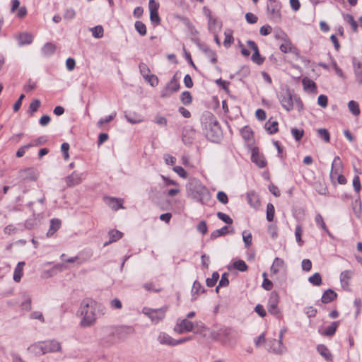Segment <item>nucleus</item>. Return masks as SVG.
I'll return each mask as SVG.
<instances>
[{
  "label": "nucleus",
  "mask_w": 362,
  "mask_h": 362,
  "mask_svg": "<svg viewBox=\"0 0 362 362\" xmlns=\"http://www.w3.org/2000/svg\"><path fill=\"white\" fill-rule=\"evenodd\" d=\"M353 272L351 270H346L340 274V281L344 288H347L349 286V280L351 279Z\"/></svg>",
  "instance_id": "nucleus-18"
},
{
  "label": "nucleus",
  "mask_w": 362,
  "mask_h": 362,
  "mask_svg": "<svg viewBox=\"0 0 362 362\" xmlns=\"http://www.w3.org/2000/svg\"><path fill=\"white\" fill-rule=\"evenodd\" d=\"M33 37L31 34L23 33L18 36V43L20 45H29L33 42Z\"/></svg>",
  "instance_id": "nucleus-31"
},
{
  "label": "nucleus",
  "mask_w": 362,
  "mask_h": 362,
  "mask_svg": "<svg viewBox=\"0 0 362 362\" xmlns=\"http://www.w3.org/2000/svg\"><path fill=\"white\" fill-rule=\"evenodd\" d=\"M279 49L284 53H288V52H292V53H295V54L297 53L296 48L293 46V45L290 40H286V39L284 40V42L280 45Z\"/></svg>",
  "instance_id": "nucleus-27"
},
{
  "label": "nucleus",
  "mask_w": 362,
  "mask_h": 362,
  "mask_svg": "<svg viewBox=\"0 0 362 362\" xmlns=\"http://www.w3.org/2000/svg\"><path fill=\"white\" fill-rule=\"evenodd\" d=\"M278 99L282 107L287 112H290L296 105L298 112H300L303 108V105L300 97L293 94L289 88H283L281 90L278 95Z\"/></svg>",
  "instance_id": "nucleus-3"
},
{
  "label": "nucleus",
  "mask_w": 362,
  "mask_h": 362,
  "mask_svg": "<svg viewBox=\"0 0 362 362\" xmlns=\"http://www.w3.org/2000/svg\"><path fill=\"white\" fill-rule=\"evenodd\" d=\"M291 134L295 139L296 141H299L304 135V131L303 129H300L297 128H292L291 130Z\"/></svg>",
  "instance_id": "nucleus-51"
},
{
  "label": "nucleus",
  "mask_w": 362,
  "mask_h": 362,
  "mask_svg": "<svg viewBox=\"0 0 362 362\" xmlns=\"http://www.w3.org/2000/svg\"><path fill=\"white\" fill-rule=\"evenodd\" d=\"M92 35L95 38H101L103 36L104 30L101 25H97L90 28Z\"/></svg>",
  "instance_id": "nucleus-45"
},
{
  "label": "nucleus",
  "mask_w": 362,
  "mask_h": 362,
  "mask_svg": "<svg viewBox=\"0 0 362 362\" xmlns=\"http://www.w3.org/2000/svg\"><path fill=\"white\" fill-rule=\"evenodd\" d=\"M228 274L223 273L221 276V279L219 281L218 285L216 288V292H218V289L220 287H226L229 284V280L228 279Z\"/></svg>",
  "instance_id": "nucleus-52"
},
{
  "label": "nucleus",
  "mask_w": 362,
  "mask_h": 362,
  "mask_svg": "<svg viewBox=\"0 0 362 362\" xmlns=\"http://www.w3.org/2000/svg\"><path fill=\"white\" fill-rule=\"evenodd\" d=\"M225 39L223 41V45L228 48L233 43L234 38L233 37V31L230 29H227L224 32Z\"/></svg>",
  "instance_id": "nucleus-35"
},
{
  "label": "nucleus",
  "mask_w": 362,
  "mask_h": 362,
  "mask_svg": "<svg viewBox=\"0 0 362 362\" xmlns=\"http://www.w3.org/2000/svg\"><path fill=\"white\" fill-rule=\"evenodd\" d=\"M241 134L246 141H250L253 136V132L248 127H245L241 130Z\"/></svg>",
  "instance_id": "nucleus-47"
},
{
  "label": "nucleus",
  "mask_w": 362,
  "mask_h": 362,
  "mask_svg": "<svg viewBox=\"0 0 362 362\" xmlns=\"http://www.w3.org/2000/svg\"><path fill=\"white\" fill-rule=\"evenodd\" d=\"M194 329V324L187 319L178 320L175 327L174 331L178 334H183L192 331Z\"/></svg>",
  "instance_id": "nucleus-9"
},
{
  "label": "nucleus",
  "mask_w": 362,
  "mask_h": 362,
  "mask_svg": "<svg viewBox=\"0 0 362 362\" xmlns=\"http://www.w3.org/2000/svg\"><path fill=\"white\" fill-rule=\"evenodd\" d=\"M318 136L322 139L325 142H329L330 140V135L327 129H317Z\"/></svg>",
  "instance_id": "nucleus-53"
},
{
  "label": "nucleus",
  "mask_w": 362,
  "mask_h": 362,
  "mask_svg": "<svg viewBox=\"0 0 362 362\" xmlns=\"http://www.w3.org/2000/svg\"><path fill=\"white\" fill-rule=\"evenodd\" d=\"M115 116L116 112H115L113 115L106 117L105 118H101L97 123L98 127L99 128H102L104 124L111 122Z\"/></svg>",
  "instance_id": "nucleus-57"
},
{
  "label": "nucleus",
  "mask_w": 362,
  "mask_h": 362,
  "mask_svg": "<svg viewBox=\"0 0 362 362\" xmlns=\"http://www.w3.org/2000/svg\"><path fill=\"white\" fill-rule=\"evenodd\" d=\"M328 98L325 95H319L317 98V104L322 107H326L327 106Z\"/></svg>",
  "instance_id": "nucleus-63"
},
{
  "label": "nucleus",
  "mask_w": 362,
  "mask_h": 362,
  "mask_svg": "<svg viewBox=\"0 0 362 362\" xmlns=\"http://www.w3.org/2000/svg\"><path fill=\"white\" fill-rule=\"evenodd\" d=\"M354 71L356 81L359 83H362V62H358L354 64Z\"/></svg>",
  "instance_id": "nucleus-37"
},
{
  "label": "nucleus",
  "mask_w": 362,
  "mask_h": 362,
  "mask_svg": "<svg viewBox=\"0 0 362 362\" xmlns=\"http://www.w3.org/2000/svg\"><path fill=\"white\" fill-rule=\"evenodd\" d=\"M139 68L140 73L144 76V78L145 76H148V75L150 74V69H149L148 66L145 63H143V62L140 63Z\"/></svg>",
  "instance_id": "nucleus-59"
},
{
  "label": "nucleus",
  "mask_w": 362,
  "mask_h": 362,
  "mask_svg": "<svg viewBox=\"0 0 362 362\" xmlns=\"http://www.w3.org/2000/svg\"><path fill=\"white\" fill-rule=\"evenodd\" d=\"M144 78L152 86H156L158 84V78L153 74H148V76H145Z\"/></svg>",
  "instance_id": "nucleus-60"
},
{
  "label": "nucleus",
  "mask_w": 362,
  "mask_h": 362,
  "mask_svg": "<svg viewBox=\"0 0 362 362\" xmlns=\"http://www.w3.org/2000/svg\"><path fill=\"white\" fill-rule=\"evenodd\" d=\"M279 302V296L278 293L276 291H272L268 300V311L270 314L275 316L280 315V310L278 308Z\"/></svg>",
  "instance_id": "nucleus-7"
},
{
  "label": "nucleus",
  "mask_w": 362,
  "mask_h": 362,
  "mask_svg": "<svg viewBox=\"0 0 362 362\" xmlns=\"http://www.w3.org/2000/svg\"><path fill=\"white\" fill-rule=\"evenodd\" d=\"M135 329L133 326L123 325L115 327L113 334L119 339H125L133 335Z\"/></svg>",
  "instance_id": "nucleus-8"
},
{
  "label": "nucleus",
  "mask_w": 362,
  "mask_h": 362,
  "mask_svg": "<svg viewBox=\"0 0 362 362\" xmlns=\"http://www.w3.org/2000/svg\"><path fill=\"white\" fill-rule=\"evenodd\" d=\"M228 233V226H223L220 229L216 230L211 233V239L214 240L220 236L226 235Z\"/></svg>",
  "instance_id": "nucleus-36"
},
{
  "label": "nucleus",
  "mask_w": 362,
  "mask_h": 362,
  "mask_svg": "<svg viewBox=\"0 0 362 362\" xmlns=\"http://www.w3.org/2000/svg\"><path fill=\"white\" fill-rule=\"evenodd\" d=\"M219 278V274L217 272H214L212 274L211 278H208L206 280V284L208 287H213L216 284Z\"/></svg>",
  "instance_id": "nucleus-46"
},
{
  "label": "nucleus",
  "mask_w": 362,
  "mask_h": 362,
  "mask_svg": "<svg viewBox=\"0 0 362 362\" xmlns=\"http://www.w3.org/2000/svg\"><path fill=\"white\" fill-rule=\"evenodd\" d=\"M105 313V308L91 298L83 299L78 310V315L81 317L80 326L90 327L93 326L100 315Z\"/></svg>",
  "instance_id": "nucleus-1"
},
{
  "label": "nucleus",
  "mask_w": 362,
  "mask_h": 362,
  "mask_svg": "<svg viewBox=\"0 0 362 362\" xmlns=\"http://www.w3.org/2000/svg\"><path fill=\"white\" fill-rule=\"evenodd\" d=\"M42 342L44 348L45 354L50 352H56L61 351V345L57 341L49 340Z\"/></svg>",
  "instance_id": "nucleus-14"
},
{
  "label": "nucleus",
  "mask_w": 362,
  "mask_h": 362,
  "mask_svg": "<svg viewBox=\"0 0 362 362\" xmlns=\"http://www.w3.org/2000/svg\"><path fill=\"white\" fill-rule=\"evenodd\" d=\"M302 228L300 226L298 225L296 227L295 230V235L296 238V241L298 243L299 245L301 246L303 243V240H301V235H302Z\"/></svg>",
  "instance_id": "nucleus-61"
},
{
  "label": "nucleus",
  "mask_w": 362,
  "mask_h": 362,
  "mask_svg": "<svg viewBox=\"0 0 362 362\" xmlns=\"http://www.w3.org/2000/svg\"><path fill=\"white\" fill-rule=\"evenodd\" d=\"M315 221L316 224L319 227H320L324 231H325L328 234L329 236L332 237V234L329 232V230H328V228L323 220V218L320 214H317L315 216Z\"/></svg>",
  "instance_id": "nucleus-34"
},
{
  "label": "nucleus",
  "mask_w": 362,
  "mask_h": 362,
  "mask_svg": "<svg viewBox=\"0 0 362 362\" xmlns=\"http://www.w3.org/2000/svg\"><path fill=\"white\" fill-rule=\"evenodd\" d=\"M127 120L132 124L139 123L142 121V119L136 114L125 115Z\"/></svg>",
  "instance_id": "nucleus-55"
},
{
  "label": "nucleus",
  "mask_w": 362,
  "mask_h": 362,
  "mask_svg": "<svg viewBox=\"0 0 362 362\" xmlns=\"http://www.w3.org/2000/svg\"><path fill=\"white\" fill-rule=\"evenodd\" d=\"M82 173L73 172L70 175L66 177V183L68 187H73L80 184L82 181Z\"/></svg>",
  "instance_id": "nucleus-16"
},
{
  "label": "nucleus",
  "mask_w": 362,
  "mask_h": 362,
  "mask_svg": "<svg viewBox=\"0 0 362 362\" xmlns=\"http://www.w3.org/2000/svg\"><path fill=\"white\" fill-rule=\"evenodd\" d=\"M202 289V285L198 281H195L192 288V300H196L197 297L195 295H198Z\"/></svg>",
  "instance_id": "nucleus-56"
},
{
  "label": "nucleus",
  "mask_w": 362,
  "mask_h": 362,
  "mask_svg": "<svg viewBox=\"0 0 362 362\" xmlns=\"http://www.w3.org/2000/svg\"><path fill=\"white\" fill-rule=\"evenodd\" d=\"M317 351L326 361H332V354L325 345L319 344L317 346Z\"/></svg>",
  "instance_id": "nucleus-20"
},
{
  "label": "nucleus",
  "mask_w": 362,
  "mask_h": 362,
  "mask_svg": "<svg viewBox=\"0 0 362 362\" xmlns=\"http://www.w3.org/2000/svg\"><path fill=\"white\" fill-rule=\"evenodd\" d=\"M201 120L206 138L211 141L218 142L221 139L222 132L215 115L210 112H206L202 115Z\"/></svg>",
  "instance_id": "nucleus-2"
},
{
  "label": "nucleus",
  "mask_w": 362,
  "mask_h": 362,
  "mask_svg": "<svg viewBox=\"0 0 362 362\" xmlns=\"http://www.w3.org/2000/svg\"><path fill=\"white\" fill-rule=\"evenodd\" d=\"M180 83L177 80L176 76H174L172 79L170 81V82L167 84L166 88L168 90H169L171 93L177 92L180 89Z\"/></svg>",
  "instance_id": "nucleus-33"
},
{
  "label": "nucleus",
  "mask_w": 362,
  "mask_h": 362,
  "mask_svg": "<svg viewBox=\"0 0 362 362\" xmlns=\"http://www.w3.org/2000/svg\"><path fill=\"white\" fill-rule=\"evenodd\" d=\"M339 326V322H332V324L325 328L323 332H320V334L323 336L331 337L334 334L336 330Z\"/></svg>",
  "instance_id": "nucleus-29"
},
{
  "label": "nucleus",
  "mask_w": 362,
  "mask_h": 362,
  "mask_svg": "<svg viewBox=\"0 0 362 362\" xmlns=\"http://www.w3.org/2000/svg\"><path fill=\"white\" fill-rule=\"evenodd\" d=\"M302 82L304 86V89L310 91H314L316 89V84L313 80L308 78H304Z\"/></svg>",
  "instance_id": "nucleus-40"
},
{
  "label": "nucleus",
  "mask_w": 362,
  "mask_h": 362,
  "mask_svg": "<svg viewBox=\"0 0 362 362\" xmlns=\"http://www.w3.org/2000/svg\"><path fill=\"white\" fill-rule=\"evenodd\" d=\"M158 341L161 344L175 346L174 339L165 332H161L158 337Z\"/></svg>",
  "instance_id": "nucleus-24"
},
{
  "label": "nucleus",
  "mask_w": 362,
  "mask_h": 362,
  "mask_svg": "<svg viewBox=\"0 0 362 362\" xmlns=\"http://www.w3.org/2000/svg\"><path fill=\"white\" fill-rule=\"evenodd\" d=\"M166 308H161L159 309H152L149 308H144L142 313L148 316L152 322L157 324L165 316Z\"/></svg>",
  "instance_id": "nucleus-5"
},
{
  "label": "nucleus",
  "mask_w": 362,
  "mask_h": 362,
  "mask_svg": "<svg viewBox=\"0 0 362 362\" xmlns=\"http://www.w3.org/2000/svg\"><path fill=\"white\" fill-rule=\"evenodd\" d=\"M105 203L108 205L110 208L115 211H117L119 209H124V206L122 205L123 200L121 199H117L115 197H106Z\"/></svg>",
  "instance_id": "nucleus-17"
},
{
  "label": "nucleus",
  "mask_w": 362,
  "mask_h": 362,
  "mask_svg": "<svg viewBox=\"0 0 362 362\" xmlns=\"http://www.w3.org/2000/svg\"><path fill=\"white\" fill-rule=\"evenodd\" d=\"M61 226V221L57 218H53L50 221L49 228L47 233V236L50 237L57 231Z\"/></svg>",
  "instance_id": "nucleus-25"
},
{
  "label": "nucleus",
  "mask_w": 362,
  "mask_h": 362,
  "mask_svg": "<svg viewBox=\"0 0 362 362\" xmlns=\"http://www.w3.org/2000/svg\"><path fill=\"white\" fill-rule=\"evenodd\" d=\"M265 129L270 134H275L278 132V122L276 121L272 122L269 119L264 124Z\"/></svg>",
  "instance_id": "nucleus-32"
},
{
  "label": "nucleus",
  "mask_w": 362,
  "mask_h": 362,
  "mask_svg": "<svg viewBox=\"0 0 362 362\" xmlns=\"http://www.w3.org/2000/svg\"><path fill=\"white\" fill-rule=\"evenodd\" d=\"M352 207L355 215L359 218L361 214V202L359 197L353 202Z\"/></svg>",
  "instance_id": "nucleus-42"
},
{
  "label": "nucleus",
  "mask_w": 362,
  "mask_h": 362,
  "mask_svg": "<svg viewBox=\"0 0 362 362\" xmlns=\"http://www.w3.org/2000/svg\"><path fill=\"white\" fill-rule=\"evenodd\" d=\"M217 199L222 204H227L228 202V198L227 194L222 191H220L217 193Z\"/></svg>",
  "instance_id": "nucleus-62"
},
{
  "label": "nucleus",
  "mask_w": 362,
  "mask_h": 362,
  "mask_svg": "<svg viewBox=\"0 0 362 362\" xmlns=\"http://www.w3.org/2000/svg\"><path fill=\"white\" fill-rule=\"evenodd\" d=\"M203 52L205 53L206 56L210 59L211 62L213 64L216 63L217 62V54L216 53L212 50L208 46H204L202 48Z\"/></svg>",
  "instance_id": "nucleus-30"
},
{
  "label": "nucleus",
  "mask_w": 362,
  "mask_h": 362,
  "mask_svg": "<svg viewBox=\"0 0 362 362\" xmlns=\"http://www.w3.org/2000/svg\"><path fill=\"white\" fill-rule=\"evenodd\" d=\"M28 350L35 354V355H43L45 354L44 352V348L42 345V342L40 341L33 344H31L28 348Z\"/></svg>",
  "instance_id": "nucleus-26"
},
{
  "label": "nucleus",
  "mask_w": 362,
  "mask_h": 362,
  "mask_svg": "<svg viewBox=\"0 0 362 362\" xmlns=\"http://www.w3.org/2000/svg\"><path fill=\"white\" fill-rule=\"evenodd\" d=\"M40 106V101L38 99H34L32 103L30 104L28 112L30 115H33L34 112H35L37 109Z\"/></svg>",
  "instance_id": "nucleus-54"
},
{
  "label": "nucleus",
  "mask_w": 362,
  "mask_h": 362,
  "mask_svg": "<svg viewBox=\"0 0 362 362\" xmlns=\"http://www.w3.org/2000/svg\"><path fill=\"white\" fill-rule=\"evenodd\" d=\"M25 264V262H19L13 272V280L16 282H20L23 275V267Z\"/></svg>",
  "instance_id": "nucleus-23"
},
{
  "label": "nucleus",
  "mask_w": 362,
  "mask_h": 362,
  "mask_svg": "<svg viewBox=\"0 0 362 362\" xmlns=\"http://www.w3.org/2000/svg\"><path fill=\"white\" fill-rule=\"evenodd\" d=\"M56 49V47L51 42L46 43L42 49L43 54L49 56L52 54Z\"/></svg>",
  "instance_id": "nucleus-39"
},
{
  "label": "nucleus",
  "mask_w": 362,
  "mask_h": 362,
  "mask_svg": "<svg viewBox=\"0 0 362 362\" xmlns=\"http://www.w3.org/2000/svg\"><path fill=\"white\" fill-rule=\"evenodd\" d=\"M344 19L346 23H348L351 25L352 30L354 32H356L358 30V23L354 20V17L351 15L346 14L344 16Z\"/></svg>",
  "instance_id": "nucleus-41"
},
{
  "label": "nucleus",
  "mask_w": 362,
  "mask_h": 362,
  "mask_svg": "<svg viewBox=\"0 0 362 362\" xmlns=\"http://www.w3.org/2000/svg\"><path fill=\"white\" fill-rule=\"evenodd\" d=\"M274 206L272 204L269 203L267 206V219L268 221H272L274 217Z\"/></svg>",
  "instance_id": "nucleus-49"
},
{
  "label": "nucleus",
  "mask_w": 362,
  "mask_h": 362,
  "mask_svg": "<svg viewBox=\"0 0 362 362\" xmlns=\"http://www.w3.org/2000/svg\"><path fill=\"white\" fill-rule=\"evenodd\" d=\"M247 199L248 204L253 208H257L259 206V200L258 194L254 192L250 191L247 193Z\"/></svg>",
  "instance_id": "nucleus-19"
},
{
  "label": "nucleus",
  "mask_w": 362,
  "mask_h": 362,
  "mask_svg": "<svg viewBox=\"0 0 362 362\" xmlns=\"http://www.w3.org/2000/svg\"><path fill=\"white\" fill-rule=\"evenodd\" d=\"M286 266L284 261L279 257H276L270 269L271 276H272L278 273L284 272L286 271Z\"/></svg>",
  "instance_id": "nucleus-13"
},
{
  "label": "nucleus",
  "mask_w": 362,
  "mask_h": 362,
  "mask_svg": "<svg viewBox=\"0 0 362 362\" xmlns=\"http://www.w3.org/2000/svg\"><path fill=\"white\" fill-rule=\"evenodd\" d=\"M110 240L108 243H105V245H107L108 243L115 242L117 240L120 239L122 236V233L117 230H111L109 232Z\"/></svg>",
  "instance_id": "nucleus-38"
},
{
  "label": "nucleus",
  "mask_w": 362,
  "mask_h": 362,
  "mask_svg": "<svg viewBox=\"0 0 362 362\" xmlns=\"http://www.w3.org/2000/svg\"><path fill=\"white\" fill-rule=\"evenodd\" d=\"M249 47L253 51L252 55V60L258 65L262 64L264 62V58H262L259 54L258 47L255 42L252 40H248L247 42Z\"/></svg>",
  "instance_id": "nucleus-12"
},
{
  "label": "nucleus",
  "mask_w": 362,
  "mask_h": 362,
  "mask_svg": "<svg viewBox=\"0 0 362 362\" xmlns=\"http://www.w3.org/2000/svg\"><path fill=\"white\" fill-rule=\"evenodd\" d=\"M237 269L240 272H245L247 270L248 267L247 264L241 259L236 260L232 264L228 266V270Z\"/></svg>",
  "instance_id": "nucleus-22"
},
{
  "label": "nucleus",
  "mask_w": 362,
  "mask_h": 362,
  "mask_svg": "<svg viewBox=\"0 0 362 362\" xmlns=\"http://www.w3.org/2000/svg\"><path fill=\"white\" fill-rule=\"evenodd\" d=\"M135 29L142 36L146 34V25L141 21H136L135 23Z\"/></svg>",
  "instance_id": "nucleus-50"
},
{
  "label": "nucleus",
  "mask_w": 362,
  "mask_h": 362,
  "mask_svg": "<svg viewBox=\"0 0 362 362\" xmlns=\"http://www.w3.org/2000/svg\"><path fill=\"white\" fill-rule=\"evenodd\" d=\"M281 5L276 0H270L267 4V13L269 18L274 21H279L281 18Z\"/></svg>",
  "instance_id": "nucleus-6"
},
{
  "label": "nucleus",
  "mask_w": 362,
  "mask_h": 362,
  "mask_svg": "<svg viewBox=\"0 0 362 362\" xmlns=\"http://www.w3.org/2000/svg\"><path fill=\"white\" fill-rule=\"evenodd\" d=\"M337 296V294L332 289H327L324 292L322 296V302L328 303L334 300Z\"/></svg>",
  "instance_id": "nucleus-28"
},
{
  "label": "nucleus",
  "mask_w": 362,
  "mask_h": 362,
  "mask_svg": "<svg viewBox=\"0 0 362 362\" xmlns=\"http://www.w3.org/2000/svg\"><path fill=\"white\" fill-rule=\"evenodd\" d=\"M268 346V351L277 355H281L286 351V348L281 340L272 339L269 341Z\"/></svg>",
  "instance_id": "nucleus-10"
},
{
  "label": "nucleus",
  "mask_w": 362,
  "mask_h": 362,
  "mask_svg": "<svg viewBox=\"0 0 362 362\" xmlns=\"http://www.w3.org/2000/svg\"><path fill=\"white\" fill-rule=\"evenodd\" d=\"M251 158L252 161L257 164L259 168H264L267 165L264 158L255 150H253Z\"/></svg>",
  "instance_id": "nucleus-21"
},
{
  "label": "nucleus",
  "mask_w": 362,
  "mask_h": 362,
  "mask_svg": "<svg viewBox=\"0 0 362 362\" xmlns=\"http://www.w3.org/2000/svg\"><path fill=\"white\" fill-rule=\"evenodd\" d=\"M180 100L185 105L191 104L192 98L190 93L189 91H184L180 95Z\"/></svg>",
  "instance_id": "nucleus-44"
},
{
  "label": "nucleus",
  "mask_w": 362,
  "mask_h": 362,
  "mask_svg": "<svg viewBox=\"0 0 362 362\" xmlns=\"http://www.w3.org/2000/svg\"><path fill=\"white\" fill-rule=\"evenodd\" d=\"M217 216L219 219L223 221L227 224H232L233 223V219L227 214L222 213V212H218Z\"/></svg>",
  "instance_id": "nucleus-58"
},
{
  "label": "nucleus",
  "mask_w": 362,
  "mask_h": 362,
  "mask_svg": "<svg viewBox=\"0 0 362 362\" xmlns=\"http://www.w3.org/2000/svg\"><path fill=\"white\" fill-rule=\"evenodd\" d=\"M349 109L350 112L355 116H357L360 114V109L358 104L354 100H351L348 104Z\"/></svg>",
  "instance_id": "nucleus-43"
},
{
  "label": "nucleus",
  "mask_w": 362,
  "mask_h": 362,
  "mask_svg": "<svg viewBox=\"0 0 362 362\" xmlns=\"http://www.w3.org/2000/svg\"><path fill=\"white\" fill-rule=\"evenodd\" d=\"M343 164L339 156H335L331 168L330 178L333 180L335 178V175L340 174L342 171Z\"/></svg>",
  "instance_id": "nucleus-15"
},
{
  "label": "nucleus",
  "mask_w": 362,
  "mask_h": 362,
  "mask_svg": "<svg viewBox=\"0 0 362 362\" xmlns=\"http://www.w3.org/2000/svg\"><path fill=\"white\" fill-rule=\"evenodd\" d=\"M76 16V12L74 9L70 8H67L64 13V18L67 20L73 19Z\"/></svg>",
  "instance_id": "nucleus-64"
},
{
  "label": "nucleus",
  "mask_w": 362,
  "mask_h": 362,
  "mask_svg": "<svg viewBox=\"0 0 362 362\" xmlns=\"http://www.w3.org/2000/svg\"><path fill=\"white\" fill-rule=\"evenodd\" d=\"M308 281L314 286H320L322 284V278L319 273H315L313 276H310Z\"/></svg>",
  "instance_id": "nucleus-48"
},
{
  "label": "nucleus",
  "mask_w": 362,
  "mask_h": 362,
  "mask_svg": "<svg viewBox=\"0 0 362 362\" xmlns=\"http://www.w3.org/2000/svg\"><path fill=\"white\" fill-rule=\"evenodd\" d=\"M218 339H221L225 345L234 346L238 338V332L232 328H222L217 332Z\"/></svg>",
  "instance_id": "nucleus-4"
},
{
  "label": "nucleus",
  "mask_w": 362,
  "mask_h": 362,
  "mask_svg": "<svg viewBox=\"0 0 362 362\" xmlns=\"http://www.w3.org/2000/svg\"><path fill=\"white\" fill-rule=\"evenodd\" d=\"M18 177L22 180L35 181L38 177V173L33 168H25L18 172Z\"/></svg>",
  "instance_id": "nucleus-11"
}]
</instances>
